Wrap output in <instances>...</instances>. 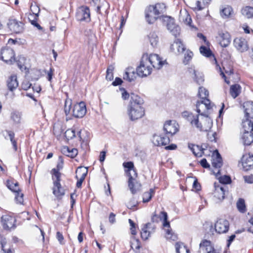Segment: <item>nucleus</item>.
<instances>
[{
  "mask_svg": "<svg viewBox=\"0 0 253 253\" xmlns=\"http://www.w3.org/2000/svg\"><path fill=\"white\" fill-rule=\"evenodd\" d=\"M144 101L138 95L131 93L130 100L127 106V114L130 120L134 121L141 118L145 114V110L142 106Z\"/></svg>",
  "mask_w": 253,
  "mask_h": 253,
  "instance_id": "nucleus-1",
  "label": "nucleus"
},
{
  "mask_svg": "<svg viewBox=\"0 0 253 253\" xmlns=\"http://www.w3.org/2000/svg\"><path fill=\"white\" fill-rule=\"evenodd\" d=\"M123 165L125 168L127 169L126 172L129 177L128 180V187L131 192L134 194L139 191L141 187V184L136 179L137 176L136 170L132 162H124Z\"/></svg>",
  "mask_w": 253,
  "mask_h": 253,
  "instance_id": "nucleus-2",
  "label": "nucleus"
},
{
  "mask_svg": "<svg viewBox=\"0 0 253 253\" xmlns=\"http://www.w3.org/2000/svg\"><path fill=\"white\" fill-rule=\"evenodd\" d=\"M182 116L190 122L193 126H195L200 131H208L211 126V121L207 117L204 118L201 122H199L198 115L194 116L188 111H184Z\"/></svg>",
  "mask_w": 253,
  "mask_h": 253,
  "instance_id": "nucleus-3",
  "label": "nucleus"
},
{
  "mask_svg": "<svg viewBox=\"0 0 253 253\" xmlns=\"http://www.w3.org/2000/svg\"><path fill=\"white\" fill-rule=\"evenodd\" d=\"M159 218L157 214H154L152 217V220L153 222H158L157 218ZM159 218L161 220H163V226L165 229L166 237L167 239L175 241L177 239V235L173 232L170 228L169 222L168 221V214L165 211H161L159 215Z\"/></svg>",
  "mask_w": 253,
  "mask_h": 253,
  "instance_id": "nucleus-4",
  "label": "nucleus"
},
{
  "mask_svg": "<svg viewBox=\"0 0 253 253\" xmlns=\"http://www.w3.org/2000/svg\"><path fill=\"white\" fill-rule=\"evenodd\" d=\"M198 96L202 100L198 101L196 104L197 112L198 113H201V106H205L207 109L209 110L211 109L212 106L211 104V101L208 98L209 96V91L205 88L201 86L199 88Z\"/></svg>",
  "mask_w": 253,
  "mask_h": 253,
  "instance_id": "nucleus-5",
  "label": "nucleus"
},
{
  "mask_svg": "<svg viewBox=\"0 0 253 253\" xmlns=\"http://www.w3.org/2000/svg\"><path fill=\"white\" fill-rule=\"evenodd\" d=\"M160 20L173 36L176 37L179 34L180 28L176 25L173 18L167 15H162Z\"/></svg>",
  "mask_w": 253,
  "mask_h": 253,
  "instance_id": "nucleus-6",
  "label": "nucleus"
},
{
  "mask_svg": "<svg viewBox=\"0 0 253 253\" xmlns=\"http://www.w3.org/2000/svg\"><path fill=\"white\" fill-rule=\"evenodd\" d=\"M147 60L146 57L143 55L140 65L137 67L136 70L137 74L140 77H146L152 72V68L148 64Z\"/></svg>",
  "mask_w": 253,
  "mask_h": 253,
  "instance_id": "nucleus-7",
  "label": "nucleus"
},
{
  "mask_svg": "<svg viewBox=\"0 0 253 253\" xmlns=\"http://www.w3.org/2000/svg\"><path fill=\"white\" fill-rule=\"evenodd\" d=\"M0 58L6 63L11 65L15 62V52L12 48L4 47L1 49Z\"/></svg>",
  "mask_w": 253,
  "mask_h": 253,
  "instance_id": "nucleus-8",
  "label": "nucleus"
},
{
  "mask_svg": "<svg viewBox=\"0 0 253 253\" xmlns=\"http://www.w3.org/2000/svg\"><path fill=\"white\" fill-rule=\"evenodd\" d=\"M147 58L148 64L156 69H160L164 64V62L162 60L160 57L157 54H151L148 55L147 54H144Z\"/></svg>",
  "mask_w": 253,
  "mask_h": 253,
  "instance_id": "nucleus-9",
  "label": "nucleus"
},
{
  "mask_svg": "<svg viewBox=\"0 0 253 253\" xmlns=\"http://www.w3.org/2000/svg\"><path fill=\"white\" fill-rule=\"evenodd\" d=\"M145 16L146 21L149 24H152L159 19L161 16H159L156 11L154 9L153 5H150L148 6L145 10Z\"/></svg>",
  "mask_w": 253,
  "mask_h": 253,
  "instance_id": "nucleus-10",
  "label": "nucleus"
},
{
  "mask_svg": "<svg viewBox=\"0 0 253 253\" xmlns=\"http://www.w3.org/2000/svg\"><path fill=\"white\" fill-rule=\"evenodd\" d=\"M76 18L79 21L89 22L90 13L89 8L86 6L79 7L76 12Z\"/></svg>",
  "mask_w": 253,
  "mask_h": 253,
  "instance_id": "nucleus-11",
  "label": "nucleus"
},
{
  "mask_svg": "<svg viewBox=\"0 0 253 253\" xmlns=\"http://www.w3.org/2000/svg\"><path fill=\"white\" fill-rule=\"evenodd\" d=\"M86 113V108L84 102L81 101L74 105L72 110V114L75 118H83L85 115Z\"/></svg>",
  "mask_w": 253,
  "mask_h": 253,
  "instance_id": "nucleus-12",
  "label": "nucleus"
},
{
  "mask_svg": "<svg viewBox=\"0 0 253 253\" xmlns=\"http://www.w3.org/2000/svg\"><path fill=\"white\" fill-rule=\"evenodd\" d=\"M16 219L14 216L8 214L3 215L1 217V222L4 229L9 230L14 228Z\"/></svg>",
  "mask_w": 253,
  "mask_h": 253,
  "instance_id": "nucleus-13",
  "label": "nucleus"
},
{
  "mask_svg": "<svg viewBox=\"0 0 253 253\" xmlns=\"http://www.w3.org/2000/svg\"><path fill=\"white\" fill-rule=\"evenodd\" d=\"M177 124L175 121H167L164 125V130L166 135L171 136L178 131Z\"/></svg>",
  "mask_w": 253,
  "mask_h": 253,
  "instance_id": "nucleus-14",
  "label": "nucleus"
},
{
  "mask_svg": "<svg viewBox=\"0 0 253 253\" xmlns=\"http://www.w3.org/2000/svg\"><path fill=\"white\" fill-rule=\"evenodd\" d=\"M7 26L11 31L15 33H20L24 30V24L15 19H9Z\"/></svg>",
  "mask_w": 253,
  "mask_h": 253,
  "instance_id": "nucleus-15",
  "label": "nucleus"
},
{
  "mask_svg": "<svg viewBox=\"0 0 253 253\" xmlns=\"http://www.w3.org/2000/svg\"><path fill=\"white\" fill-rule=\"evenodd\" d=\"M229 223L226 219H219L214 225L215 231L219 234L226 233L229 230Z\"/></svg>",
  "mask_w": 253,
  "mask_h": 253,
  "instance_id": "nucleus-16",
  "label": "nucleus"
},
{
  "mask_svg": "<svg viewBox=\"0 0 253 253\" xmlns=\"http://www.w3.org/2000/svg\"><path fill=\"white\" fill-rule=\"evenodd\" d=\"M153 143L155 145L166 146L170 142L169 136L165 134H155L153 137Z\"/></svg>",
  "mask_w": 253,
  "mask_h": 253,
  "instance_id": "nucleus-17",
  "label": "nucleus"
},
{
  "mask_svg": "<svg viewBox=\"0 0 253 253\" xmlns=\"http://www.w3.org/2000/svg\"><path fill=\"white\" fill-rule=\"evenodd\" d=\"M233 43L236 49L241 52L247 51L249 45L246 40L243 38H236L233 41Z\"/></svg>",
  "mask_w": 253,
  "mask_h": 253,
  "instance_id": "nucleus-18",
  "label": "nucleus"
},
{
  "mask_svg": "<svg viewBox=\"0 0 253 253\" xmlns=\"http://www.w3.org/2000/svg\"><path fill=\"white\" fill-rule=\"evenodd\" d=\"M216 38L222 47L228 46L231 42V37L227 32H219Z\"/></svg>",
  "mask_w": 253,
  "mask_h": 253,
  "instance_id": "nucleus-19",
  "label": "nucleus"
},
{
  "mask_svg": "<svg viewBox=\"0 0 253 253\" xmlns=\"http://www.w3.org/2000/svg\"><path fill=\"white\" fill-rule=\"evenodd\" d=\"M243 169L248 171L253 168V155L250 154H245L242 158Z\"/></svg>",
  "mask_w": 253,
  "mask_h": 253,
  "instance_id": "nucleus-20",
  "label": "nucleus"
},
{
  "mask_svg": "<svg viewBox=\"0 0 253 253\" xmlns=\"http://www.w3.org/2000/svg\"><path fill=\"white\" fill-rule=\"evenodd\" d=\"M215 190L213 193L214 196L219 200H222L225 198V188L226 186L219 183H214Z\"/></svg>",
  "mask_w": 253,
  "mask_h": 253,
  "instance_id": "nucleus-21",
  "label": "nucleus"
},
{
  "mask_svg": "<svg viewBox=\"0 0 253 253\" xmlns=\"http://www.w3.org/2000/svg\"><path fill=\"white\" fill-rule=\"evenodd\" d=\"M22 113L17 111L13 110L10 114V120L13 126H18L21 124L22 121Z\"/></svg>",
  "mask_w": 253,
  "mask_h": 253,
  "instance_id": "nucleus-22",
  "label": "nucleus"
},
{
  "mask_svg": "<svg viewBox=\"0 0 253 253\" xmlns=\"http://www.w3.org/2000/svg\"><path fill=\"white\" fill-rule=\"evenodd\" d=\"M52 187L53 195L59 199H60L65 195V189L62 187L60 182H55Z\"/></svg>",
  "mask_w": 253,
  "mask_h": 253,
  "instance_id": "nucleus-23",
  "label": "nucleus"
},
{
  "mask_svg": "<svg viewBox=\"0 0 253 253\" xmlns=\"http://www.w3.org/2000/svg\"><path fill=\"white\" fill-rule=\"evenodd\" d=\"M188 148L192 151L193 154L198 157H201L204 154L205 148L203 147V145H196L193 144H188Z\"/></svg>",
  "mask_w": 253,
  "mask_h": 253,
  "instance_id": "nucleus-24",
  "label": "nucleus"
},
{
  "mask_svg": "<svg viewBox=\"0 0 253 253\" xmlns=\"http://www.w3.org/2000/svg\"><path fill=\"white\" fill-rule=\"evenodd\" d=\"M243 107L245 117L253 120V102H246L244 103Z\"/></svg>",
  "mask_w": 253,
  "mask_h": 253,
  "instance_id": "nucleus-25",
  "label": "nucleus"
},
{
  "mask_svg": "<svg viewBox=\"0 0 253 253\" xmlns=\"http://www.w3.org/2000/svg\"><path fill=\"white\" fill-rule=\"evenodd\" d=\"M18 85L17 77L15 75L11 76L7 82V86L10 91L15 90Z\"/></svg>",
  "mask_w": 253,
  "mask_h": 253,
  "instance_id": "nucleus-26",
  "label": "nucleus"
},
{
  "mask_svg": "<svg viewBox=\"0 0 253 253\" xmlns=\"http://www.w3.org/2000/svg\"><path fill=\"white\" fill-rule=\"evenodd\" d=\"M125 80L131 82L135 79V74L132 68H128L123 76Z\"/></svg>",
  "mask_w": 253,
  "mask_h": 253,
  "instance_id": "nucleus-27",
  "label": "nucleus"
},
{
  "mask_svg": "<svg viewBox=\"0 0 253 253\" xmlns=\"http://www.w3.org/2000/svg\"><path fill=\"white\" fill-rule=\"evenodd\" d=\"M174 48L177 49V51L179 53H182L185 51L186 48L185 45L182 43V41L179 39H176L173 43L171 45L170 48L171 50H173Z\"/></svg>",
  "mask_w": 253,
  "mask_h": 253,
  "instance_id": "nucleus-28",
  "label": "nucleus"
},
{
  "mask_svg": "<svg viewBox=\"0 0 253 253\" xmlns=\"http://www.w3.org/2000/svg\"><path fill=\"white\" fill-rule=\"evenodd\" d=\"M147 37L151 45L154 47H156L159 42V37L156 33L152 31L148 35Z\"/></svg>",
  "mask_w": 253,
  "mask_h": 253,
  "instance_id": "nucleus-29",
  "label": "nucleus"
},
{
  "mask_svg": "<svg viewBox=\"0 0 253 253\" xmlns=\"http://www.w3.org/2000/svg\"><path fill=\"white\" fill-rule=\"evenodd\" d=\"M242 139L244 145H250L253 142V133L252 132H244Z\"/></svg>",
  "mask_w": 253,
  "mask_h": 253,
  "instance_id": "nucleus-30",
  "label": "nucleus"
},
{
  "mask_svg": "<svg viewBox=\"0 0 253 253\" xmlns=\"http://www.w3.org/2000/svg\"><path fill=\"white\" fill-rule=\"evenodd\" d=\"M62 153L72 158H75L78 154V151L76 148L70 149L67 146L64 147L62 149Z\"/></svg>",
  "mask_w": 253,
  "mask_h": 253,
  "instance_id": "nucleus-31",
  "label": "nucleus"
},
{
  "mask_svg": "<svg viewBox=\"0 0 253 253\" xmlns=\"http://www.w3.org/2000/svg\"><path fill=\"white\" fill-rule=\"evenodd\" d=\"M249 119V118H246V120L242 122L244 132H252L253 131V122Z\"/></svg>",
  "mask_w": 253,
  "mask_h": 253,
  "instance_id": "nucleus-32",
  "label": "nucleus"
},
{
  "mask_svg": "<svg viewBox=\"0 0 253 253\" xmlns=\"http://www.w3.org/2000/svg\"><path fill=\"white\" fill-rule=\"evenodd\" d=\"M6 186L10 190L13 192L19 191V183L14 179H9L6 181Z\"/></svg>",
  "mask_w": 253,
  "mask_h": 253,
  "instance_id": "nucleus-33",
  "label": "nucleus"
},
{
  "mask_svg": "<svg viewBox=\"0 0 253 253\" xmlns=\"http://www.w3.org/2000/svg\"><path fill=\"white\" fill-rule=\"evenodd\" d=\"M241 87L239 84H235L230 86V93L234 98H236L241 93Z\"/></svg>",
  "mask_w": 253,
  "mask_h": 253,
  "instance_id": "nucleus-34",
  "label": "nucleus"
},
{
  "mask_svg": "<svg viewBox=\"0 0 253 253\" xmlns=\"http://www.w3.org/2000/svg\"><path fill=\"white\" fill-rule=\"evenodd\" d=\"M153 8L159 16L164 15L163 14L166 11V6L163 3H156L153 5Z\"/></svg>",
  "mask_w": 253,
  "mask_h": 253,
  "instance_id": "nucleus-35",
  "label": "nucleus"
},
{
  "mask_svg": "<svg viewBox=\"0 0 253 253\" xmlns=\"http://www.w3.org/2000/svg\"><path fill=\"white\" fill-rule=\"evenodd\" d=\"M215 152L216 156L215 158L212 159V166L215 168H220L222 166V158L218 152L217 150Z\"/></svg>",
  "mask_w": 253,
  "mask_h": 253,
  "instance_id": "nucleus-36",
  "label": "nucleus"
},
{
  "mask_svg": "<svg viewBox=\"0 0 253 253\" xmlns=\"http://www.w3.org/2000/svg\"><path fill=\"white\" fill-rule=\"evenodd\" d=\"M175 247L176 253H189V250L183 244L176 243Z\"/></svg>",
  "mask_w": 253,
  "mask_h": 253,
  "instance_id": "nucleus-37",
  "label": "nucleus"
},
{
  "mask_svg": "<svg viewBox=\"0 0 253 253\" xmlns=\"http://www.w3.org/2000/svg\"><path fill=\"white\" fill-rule=\"evenodd\" d=\"M242 13L248 18L253 17V7L246 6L242 9Z\"/></svg>",
  "mask_w": 253,
  "mask_h": 253,
  "instance_id": "nucleus-38",
  "label": "nucleus"
},
{
  "mask_svg": "<svg viewBox=\"0 0 253 253\" xmlns=\"http://www.w3.org/2000/svg\"><path fill=\"white\" fill-rule=\"evenodd\" d=\"M77 179L79 178V177L83 176L85 177L87 173V169L86 168L79 167L78 168L76 171Z\"/></svg>",
  "mask_w": 253,
  "mask_h": 253,
  "instance_id": "nucleus-39",
  "label": "nucleus"
},
{
  "mask_svg": "<svg viewBox=\"0 0 253 253\" xmlns=\"http://www.w3.org/2000/svg\"><path fill=\"white\" fill-rule=\"evenodd\" d=\"M52 174V179L53 181V183L55 182H60L61 173L58 170H56L55 169H52L51 172Z\"/></svg>",
  "mask_w": 253,
  "mask_h": 253,
  "instance_id": "nucleus-40",
  "label": "nucleus"
},
{
  "mask_svg": "<svg viewBox=\"0 0 253 253\" xmlns=\"http://www.w3.org/2000/svg\"><path fill=\"white\" fill-rule=\"evenodd\" d=\"M149 225H150V223H146L144 225V227L142 228V230L141 232V238L144 240L148 239V237L150 236V232L148 231L147 230V228Z\"/></svg>",
  "mask_w": 253,
  "mask_h": 253,
  "instance_id": "nucleus-41",
  "label": "nucleus"
},
{
  "mask_svg": "<svg viewBox=\"0 0 253 253\" xmlns=\"http://www.w3.org/2000/svg\"><path fill=\"white\" fill-rule=\"evenodd\" d=\"M15 61L17 63V66L22 71L23 69H25L26 58L23 56H19L17 60L15 59Z\"/></svg>",
  "mask_w": 253,
  "mask_h": 253,
  "instance_id": "nucleus-42",
  "label": "nucleus"
},
{
  "mask_svg": "<svg viewBox=\"0 0 253 253\" xmlns=\"http://www.w3.org/2000/svg\"><path fill=\"white\" fill-rule=\"evenodd\" d=\"M193 74L194 75V80L195 82L198 84H201L204 81V76L202 73H197L195 70H193Z\"/></svg>",
  "mask_w": 253,
  "mask_h": 253,
  "instance_id": "nucleus-43",
  "label": "nucleus"
},
{
  "mask_svg": "<svg viewBox=\"0 0 253 253\" xmlns=\"http://www.w3.org/2000/svg\"><path fill=\"white\" fill-rule=\"evenodd\" d=\"M237 207L239 211L242 213H244L246 211L245 201L243 199H239L237 203Z\"/></svg>",
  "mask_w": 253,
  "mask_h": 253,
  "instance_id": "nucleus-44",
  "label": "nucleus"
},
{
  "mask_svg": "<svg viewBox=\"0 0 253 253\" xmlns=\"http://www.w3.org/2000/svg\"><path fill=\"white\" fill-rule=\"evenodd\" d=\"M154 193V190L153 189H150L149 192H145L143 194V202H148L151 199L152 195Z\"/></svg>",
  "mask_w": 253,
  "mask_h": 253,
  "instance_id": "nucleus-45",
  "label": "nucleus"
},
{
  "mask_svg": "<svg viewBox=\"0 0 253 253\" xmlns=\"http://www.w3.org/2000/svg\"><path fill=\"white\" fill-rule=\"evenodd\" d=\"M232 8L231 6H227L222 9L220 14L223 18H228L231 14Z\"/></svg>",
  "mask_w": 253,
  "mask_h": 253,
  "instance_id": "nucleus-46",
  "label": "nucleus"
},
{
  "mask_svg": "<svg viewBox=\"0 0 253 253\" xmlns=\"http://www.w3.org/2000/svg\"><path fill=\"white\" fill-rule=\"evenodd\" d=\"M15 193V199L17 204H23L24 202V199H23V196L24 195L23 193H21L20 189H19V191H18L17 192H14Z\"/></svg>",
  "mask_w": 253,
  "mask_h": 253,
  "instance_id": "nucleus-47",
  "label": "nucleus"
},
{
  "mask_svg": "<svg viewBox=\"0 0 253 253\" xmlns=\"http://www.w3.org/2000/svg\"><path fill=\"white\" fill-rule=\"evenodd\" d=\"M200 51L202 55L207 57H211L212 55V52L210 48L205 46H201L200 47Z\"/></svg>",
  "mask_w": 253,
  "mask_h": 253,
  "instance_id": "nucleus-48",
  "label": "nucleus"
},
{
  "mask_svg": "<svg viewBox=\"0 0 253 253\" xmlns=\"http://www.w3.org/2000/svg\"><path fill=\"white\" fill-rule=\"evenodd\" d=\"M218 179L219 183L222 184H229L231 182V178L228 175H225L223 176H220Z\"/></svg>",
  "mask_w": 253,
  "mask_h": 253,
  "instance_id": "nucleus-49",
  "label": "nucleus"
},
{
  "mask_svg": "<svg viewBox=\"0 0 253 253\" xmlns=\"http://www.w3.org/2000/svg\"><path fill=\"white\" fill-rule=\"evenodd\" d=\"M114 68L112 66H109L106 71V78L109 81H112L113 79V71Z\"/></svg>",
  "mask_w": 253,
  "mask_h": 253,
  "instance_id": "nucleus-50",
  "label": "nucleus"
},
{
  "mask_svg": "<svg viewBox=\"0 0 253 253\" xmlns=\"http://www.w3.org/2000/svg\"><path fill=\"white\" fill-rule=\"evenodd\" d=\"M193 55V52L189 51L187 50L186 53L185 54L184 59L183 60V62L185 64H188L189 61L192 59V57Z\"/></svg>",
  "mask_w": 253,
  "mask_h": 253,
  "instance_id": "nucleus-51",
  "label": "nucleus"
},
{
  "mask_svg": "<svg viewBox=\"0 0 253 253\" xmlns=\"http://www.w3.org/2000/svg\"><path fill=\"white\" fill-rule=\"evenodd\" d=\"M134 242H131L130 247L133 250H139L140 248V244L139 243V241L138 239H135L134 238H133Z\"/></svg>",
  "mask_w": 253,
  "mask_h": 253,
  "instance_id": "nucleus-52",
  "label": "nucleus"
},
{
  "mask_svg": "<svg viewBox=\"0 0 253 253\" xmlns=\"http://www.w3.org/2000/svg\"><path fill=\"white\" fill-rule=\"evenodd\" d=\"M71 108V101H66L64 105V112L66 116L70 113Z\"/></svg>",
  "mask_w": 253,
  "mask_h": 253,
  "instance_id": "nucleus-53",
  "label": "nucleus"
},
{
  "mask_svg": "<svg viewBox=\"0 0 253 253\" xmlns=\"http://www.w3.org/2000/svg\"><path fill=\"white\" fill-rule=\"evenodd\" d=\"M63 167V159L62 156H59L58 157V163L56 166V168H54L53 169H55L56 170L59 171L61 169H62Z\"/></svg>",
  "mask_w": 253,
  "mask_h": 253,
  "instance_id": "nucleus-54",
  "label": "nucleus"
},
{
  "mask_svg": "<svg viewBox=\"0 0 253 253\" xmlns=\"http://www.w3.org/2000/svg\"><path fill=\"white\" fill-rule=\"evenodd\" d=\"M137 205V202L133 198L127 203L126 206L129 209H133V208L136 207Z\"/></svg>",
  "mask_w": 253,
  "mask_h": 253,
  "instance_id": "nucleus-55",
  "label": "nucleus"
},
{
  "mask_svg": "<svg viewBox=\"0 0 253 253\" xmlns=\"http://www.w3.org/2000/svg\"><path fill=\"white\" fill-rule=\"evenodd\" d=\"M31 16L32 17H34L33 19H31V18L30 17H28V19L29 21H30L32 25L35 26V25L37 23V20L38 18L39 15L38 13H36L33 12V14H31Z\"/></svg>",
  "mask_w": 253,
  "mask_h": 253,
  "instance_id": "nucleus-56",
  "label": "nucleus"
},
{
  "mask_svg": "<svg viewBox=\"0 0 253 253\" xmlns=\"http://www.w3.org/2000/svg\"><path fill=\"white\" fill-rule=\"evenodd\" d=\"M75 130L73 129H68L65 132L66 136L68 137V139H72L73 138L75 137Z\"/></svg>",
  "mask_w": 253,
  "mask_h": 253,
  "instance_id": "nucleus-57",
  "label": "nucleus"
},
{
  "mask_svg": "<svg viewBox=\"0 0 253 253\" xmlns=\"http://www.w3.org/2000/svg\"><path fill=\"white\" fill-rule=\"evenodd\" d=\"M5 244L1 242V249L3 253H13V250H12L11 248L5 249Z\"/></svg>",
  "mask_w": 253,
  "mask_h": 253,
  "instance_id": "nucleus-58",
  "label": "nucleus"
},
{
  "mask_svg": "<svg viewBox=\"0 0 253 253\" xmlns=\"http://www.w3.org/2000/svg\"><path fill=\"white\" fill-rule=\"evenodd\" d=\"M200 247L201 248L202 247H207L206 250L207 252L210 250V247L211 246H210V242L207 240H204L203 242H202L200 244Z\"/></svg>",
  "mask_w": 253,
  "mask_h": 253,
  "instance_id": "nucleus-59",
  "label": "nucleus"
},
{
  "mask_svg": "<svg viewBox=\"0 0 253 253\" xmlns=\"http://www.w3.org/2000/svg\"><path fill=\"white\" fill-rule=\"evenodd\" d=\"M54 71V69L52 68H50L49 70L47 72V79L48 81H49V82H51L52 80Z\"/></svg>",
  "mask_w": 253,
  "mask_h": 253,
  "instance_id": "nucleus-60",
  "label": "nucleus"
},
{
  "mask_svg": "<svg viewBox=\"0 0 253 253\" xmlns=\"http://www.w3.org/2000/svg\"><path fill=\"white\" fill-rule=\"evenodd\" d=\"M185 13L186 15V17L185 18V19L183 18L182 20L186 24L188 25H190V24L192 22L191 18L190 15L187 13V12H185Z\"/></svg>",
  "mask_w": 253,
  "mask_h": 253,
  "instance_id": "nucleus-61",
  "label": "nucleus"
},
{
  "mask_svg": "<svg viewBox=\"0 0 253 253\" xmlns=\"http://www.w3.org/2000/svg\"><path fill=\"white\" fill-rule=\"evenodd\" d=\"M200 164L202 167L205 169L210 168V165L207 162V160L205 158L203 159L200 161Z\"/></svg>",
  "mask_w": 253,
  "mask_h": 253,
  "instance_id": "nucleus-62",
  "label": "nucleus"
},
{
  "mask_svg": "<svg viewBox=\"0 0 253 253\" xmlns=\"http://www.w3.org/2000/svg\"><path fill=\"white\" fill-rule=\"evenodd\" d=\"M5 131L8 134L10 141H12L15 140V139H14L15 134L13 131H12L11 130H5Z\"/></svg>",
  "mask_w": 253,
  "mask_h": 253,
  "instance_id": "nucleus-63",
  "label": "nucleus"
},
{
  "mask_svg": "<svg viewBox=\"0 0 253 253\" xmlns=\"http://www.w3.org/2000/svg\"><path fill=\"white\" fill-rule=\"evenodd\" d=\"M244 179L246 182L248 183H253V175H246L244 176Z\"/></svg>",
  "mask_w": 253,
  "mask_h": 253,
  "instance_id": "nucleus-64",
  "label": "nucleus"
}]
</instances>
